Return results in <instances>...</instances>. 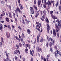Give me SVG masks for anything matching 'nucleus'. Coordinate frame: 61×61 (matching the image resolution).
Here are the masks:
<instances>
[{"mask_svg":"<svg viewBox=\"0 0 61 61\" xmlns=\"http://www.w3.org/2000/svg\"><path fill=\"white\" fill-rule=\"evenodd\" d=\"M9 9L10 11H11L12 10V9H11V7L10 5H9Z\"/></svg>","mask_w":61,"mask_h":61,"instance_id":"42","label":"nucleus"},{"mask_svg":"<svg viewBox=\"0 0 61 61\" xmlns=\"http://www.w3.org/2000/svg\"><path fill=\"white\" fill-rule=\"evenodd\" d=\"M54 55L55 56V57H57V53H56V52L55 51L54 52Z\"/></svg>","mask_w":61,"mask_h":61,"instance_id":"27","label":"nucleus"},{"mask_svg":"<svg viewBox=\"0 0 61 61\" xmlns=\"http://www.w3.org/2000/svg\"><path fill=\"white\" fill-rule=\"evenodd\" d=\"M36 38L35 39V41L33 43V44H36Z\"/></svg>","mask_w":61,"mask_h":61,"instance_id":"35","label":"nucleus"},{"mask_svg":"<svg viewBox=\"0 0 61 61\" xmlns=\"http://www.w3.org/2000/svg\"><path fill=\"white\" fill-rule=\"evenodd\" d=\"M33 7L34 8L35 10H36V11H37V7H36V6L35 5H34Z\"/></svg>","mask_w":61,"mask_h":61,"instance_id":"16","label":"nucleus"},{"mask_svg":"<svg viewBox=\"0 0 61 61\" xmlns=\"http://www.w3.org/2000/svg\"><path fill=\"white\" fill-rule=\"evenodd\" d=\"M16 46L17 49H19V47H20V46H19V45L18 44L16 45Z\"/></svg>","mask_w":61,"mask_h":61,"instance_id":"20","label":"nucleus"},{"mask_svg":"<svg viewBox=\"0 0 61 61\" xmlns=\"http://www.w3.org/2000/svg\"><path fill=\"white\" fill-rule=\"evenodd\" d=\"M36 0H34V5H36Z\"/></svg>","mask_w":61,"mask_h":61,"instance_id":"50","label":"nucleus"},{"mask_svg":"<svg viewBox=\"0 0 61 61\" xmlns=\"http://www.w3.org/2000/svg\"><path fill=\"white\" fill-rule=\"evenodd\" d=\"M27 32L28 34H30L31 33V31L29 29H28L27 30Z\"/></svg>","mask_w":61,"mask_h":61,"instance_id":"13","label":"nucleus"},{"mask_svg":"<svg viewBox=\"0 0 61 61\" xmlns=\"http://www.w3.org/2000/svg\"><path fill=\"white\" fill-rule=\"evenodd\" d=\"M14 11L16 14H18V11L19 13H22V11L20 10V9L18 7H17L16 8V10H15Z\"/></svg>","mask_w":61,"mask_h":61,"instance_id":"2","label":"nucleus"},{"mask_svg":"<svg viewBox=\"0 0 61 61\" xmlns=\"http://www.w3.org/2000/svg\"><path fill=\"white\" fill-rule=\"evenodd\" d=\"M47 5H51V1L48 0V2H46Z\"/></svg>","mask_w":61,"mask_h":61,"instance_id":"8","label":"nucleus"},{"mask_svg":"<svg viewBox=\"0 0 61 61\" xmlns=\"http://www.w3.org/2000/svg\"><path fill=\"white\" fill-rule=\"evenodd\" d=\"M37 42H38V43H39V39H37Z\"/></svg>","mask_w":61,"mask_h":61,"instance_id":"63","label":"nucleus"},{"mask_svg":"<svg viewBox=\"0 0 61 61\" xmlns=\"http://www.w3.org/2000/svg\"><path fill=\"white\" fill-rule=\"evenodd\" d=\"M45 21L48 24L46 25L47 27V31L48 33H49V30H50V27L49 24H49V20L47 17H46L45 19Z\"/></svg>","mask_w":61,"mask_h":61,"instance_id":"1","label":"nucleus"},{"mask_svg":"<svg viewBox=\"0 0 61 61\" xmlns=\"http://www.w3.org/2000/svg\"><path fill=\"white\" fill-rule=\"evenodd\" d=\"M23 46H25V42H23Z\"/></svg>","mask_w":61,"mask_h":61,"instance_id":"59","label":"nucleus"},{"mask_svg":"<svg viewBox=\"0 0 61 61\" xmlns=\"http://www.w3.org/2000/svg\"><path fill=\"white\" fill-rule=\"evenodd\" d=\"M8 27L9 29H10V30L11 29V27H10V25H8Z\"/></svg>","mask_w":61,"mask_h":61,"instance_id":"30","label":"nucleus"},{"mask_svg":"<svg viewBox=\"0 0 61 61\" xmlns=\"http://www.w3.org/2000/svg\"><path fill=\"white\" fill-rule=\"evenodd\" d=\"M58 24L59 27V28H60L61 27V23H60V21H59L58 22Z\"/></svg>","mask_w":61,"mask_h":61,"instance_id":"12","label":"nucleus"},{"mask_svg":"<svg viewBox=\"0 0 61 61\" xmlns=\"http://www.w3.org/2000/svg\"><path fill=\"white\" fill-rule=\"evenodd\" d=\"M53 34L54 36H56V32H53Z\"/></svg>","mask_w":61,"mask_h":61,"instance_id":"34","label":"nucleus"},{"mask_svg":"<svg viewBox=\"0 0 61 61\" xmlns=\"http://www.w3.org/2000/svg\"><path fill=\"white\" fill-rule=\"evenodd\" d=\"M53 18L54 19H57V17L54 16H53Z\"/></svg>","mask_w":61,"mask_h":61,"instance_id":"54","label":"nucleus"},{"mask_svg":"<svg viewBox=\"0 0 61 61\" xmlns=\"http://www.w3.org/2000/svg\"><path fill=\"white\" fill-rule=\"evenodd\" d=\"M8 13H9V16L10 18H12V15H11V13L10 12H9L8 11Z\"/></svg>","mask_w":61,"mask_h":61,"instance_id":"15","label":"nucleus"},{"mask_svg":"<svg viewBox=\"0 0 61 61\" xmlns=\"http://www.w3.org/2000/svg\"><path fill=\"white\" fill-rule=\"evenodd\" d=\"M55 40H53L52 41V45H54V43H55Z\"/></svg>","mask_w":61,"mask_h":61,"instance_id":"45","label":"nucleus"},{"mask_svg":"<svg viewBox=\"0 0 61 61\" xmlns=\"http://www.w3.org/2000/svg\"><path fill=\"white\" fill-rule=\"evenodd\" d=\"M13 16H14V18H15V13H14L13 14Z\"/></svg>","mask_w":61,"mask_h":61,"instance_id":"46","label":"nucleus"},{"mask_svg":"<svg viewBox=\"0 0 61 61\" xmlns=\"http://www.w3.org/2000/svg\"><path fill=\"white\" fill-rule=\"evenodd\" d=\"M18 28L20 30H21V26H19L18 27Z\"/></svg>","mask_w":61,"mask_h":61,"instance_id":"49","label":"nucleus"},{"mask_svg":"<svg viewBox=\"0 0 61 61\" xmlns=\"http://www.w3.org/2000/svg\"><path fill=\"white\" fill-rule=\"evenodd\" d=\"M29 22H30V21H29V20H27L26 23L28 25V24H29Z\"/></svg>","mask_w":61,"mask_h":61,"instance_id":"47","label":"nucleus"},{"mask_svg":"<svg viewBox=\"0 0 61 61\" xmlns=\"http://www.w3.org/2000/svg\"><path fill=\"white\" fill-rule=\"evenodd\" d=\"M51 4H53L54 3V0L51 1Z\"/></svg>","mask_w":61,"mask_h":61,"instance_id":"55","label":"nucleus"},{"mask_svg":"<svg viewBox=\"0 0 61 61\" xmlns=\"http://www.w3.org/2000/svg\"><path fill=\"white\" fill-rule=\"evenodd\" d=\"M49 45V43H48V42H47V43L46 44V47H48V45Z\"/></svg>","mask_w":61,"mask_h":61,"instance_id":"33","label":"nucleus"},{"mask_svg":"<svg viewBox=\"0 0 61 61\" xmlns=\"http://www.w3.org/2000/svg\"><path fill=\"white\" fill-rule=\"evenodd\" d=\"M22 37H23V38L25 37V36H24V33H22Z\"/></svg>","mask_w":61,"mask_h":61,"instance_id":"53","label":"nucleus"},{"mask_svg":"<svg viewBox=\"0 0 61 61\" xmlns=\"http://www.w3.org/2000/svg\"><path fill=\"white\" fill-rule=\"evenodd\" d=\"M18 53V50H16L14 51V55H17V54Z\"/></svg>","mask_w":61,"mask_h":61,"instance_id":"14","label":"nucleus"},{"mask_svg":"<svg viewBox=\"0 0 61 61\" xmlns=\"http://www.w3.org/2000/svg\"><path fill=\"white\" fill-rule=\"evenodd\" d=\"M43 41V37H41V40H40V42H41V43H42Z\"/></svg>","mask_w":61,"mask_h":61,"instance_id":"22","label":"nucleus"},{"mask_svg":"<svg viewBox=\"0 0 61 61\" xmlns=\"http://www.w3.org/2000/svg\"><path fill=\"white\" fill-rule=\"evenodd\" d=\"M57 36L58 37H59V33L58 32H57Z\"/></svg>","mask_w":61,"mask_h":61,"instance_id":"38","label":"nucleus"},{"mask_svg":"<svg viewBox=\"0 0 61 61\" xmlns=\"http://www.w3.org/2000/svg\"><path fill=\"white\" fill-rule=\"evenodd\" d=\"M58 3H59V2L58 1L55 4V5L56 7H57V6H58Z\"/></svg>","mask_w":61,"mask_h":61,"instance_id":"19","label":"nucleus"},{"mask_svg":"<svg viewBox=\"0 0 61 61\" xmlns=\"http://www.w3.org/2000/svg\"><path fill=\"white\" fill-rule=\"evenodd\" d=\"M27 42H28V43H30L31 42V41L30 40H27Z\"/></svg>","mask_w":61,"mask_h":61,"instance_id":"58","label":"nucleus"},{"mask_svg":"<svg viewBox=\"0 0 61 61\" xmlns=\"http://www.w3.org/2000/svg\"><path fill=\"white\" fill-rule=\"evenodd\" d=\"M22 23H23V24H24H24H25V20H24V19H22Z\"/></svg>","mask_w":61,"mask_h":61,"instance_id":"23","label":"nucleus"},{"mask_svg":"<svg viewBox=\"0 0 61 61\" xmlns=\"http://www.w3.org/2000/svg\"><path fill=\"white\" fill-rule=\"evenodd\" d=\"M41 4V1L40 0H39L38 2V6L39 7H40V4Z\"/></svg>","mask_w":61,"mask_h":61,"instance_id":"7","label":"nucleus"},{"mask_svg":"<svg viewBox=\"0 0 61 61\" xmlns=\"http://www.w3.org/2000/svg\"><path fill=\"white\" fill-rule=\"evenodd\" d=\"M53 33H55L56 32V30L55 29H53Z\"/></svg>","mask_w":61,"mask_h":61,"instance_id":"61","label":"nucleus"},{"mask_svg":"<svg viewBox=\"0 0 61 61\" xmlns=\"http://www.w3.org/2000/svg\"><path fill=\"white\" fill-rule=\"evenodd\" d=\"M0 27H1L3 28V25L1 24H0Z\"/></svg>","mask_w":61,"mask_h":61,"instance_id":"51","label":"nucleus"},{"mask_svg":"<svg viewBox=\"0 0 61 61\" xmlns=\"http://www.w3.org/2000/svg\"><path fill=\"white\" fill-rule=\"evenodd\" d=\"M15 60H17L18 58L16 56H15Z\"/></svg>","mask_w":61,"mask_h":61,"instance_id":"40","label":"nucleus"},{"mask_svg":"<svg viewBox=\"0 0 61 61\" xmlns=\"http://www.w3.org/2000/svg\"><path fill=\"white\" fill-rule=\"evenodd\" d=\"M54 48L55 49H57V46H56V45H55L54 46Z\"/></svg>","mask_w":61,"mask_h":61,"instance_id":"52","label":"nucleus"},{"mask_svg":"<svg viewBox=\"0 0 61 61\" xmlns=\"http://www.w3.org/2000/svg\"><path fill=\"white\" fill-rule=\"evenodd\" d=\"M24 39V38H22L21 39H20V41L21 42H24V40H23Z\"/></svg>","mask_w":61,"mask_h":61,"instance_id":"37","label":"nucleus"},{"mask_svg":"<svg viewBox=\"0 0 61 61\" xmlns=\"http://www.w3.org/2000/svg\"><path fill=\"white\" fill-rule=\"evenodd\" d=\"M30 55H31V56H33V53H32V51L31 50H30Z\"/></svg>","mask_w":61,"mask_h":61,"instance_id":"39","label":"nucleus"},{"mask_svg":"<svg viewBox=\"0 0 61 61\" xmlns=\"http://www.w3.org/2000/svg\"><path fill=\"white\" fill-rule=\"evenodd\" d=\"M56 52H57V54H59V53H60V52H59V51H58L57 49H56Z\"/></svg>","mask_w":61,"mask_h":61,"instance_id":"31","label":"nucleus"},{"mask_svg":"<svg viewBox=\"0 0 61 61\" xmlns=\"http://www.w3.org/2000/svg\"><path fill=\"white\" fill-rule=\"evenodd\" d=\"M15 38L16 40H17L18 41H19V42H20V39L17 36H15Z\"/></svg>","mask_w":61,"mask_h":61,"instance_id":"17","label":"nucleus"},{"mask_svg":"<svg viewBox=\"0 0 61 61\" xmlns=\"http://www.w3.org/2000/svg\"><path fill=\"white\" fill-rule=\"evenodd\" d=\"M56 32H58V31H60V28H59L58 26L57 25L56 26Z\"/></svg>","mask_w":61,"mask_h":61,"instance_id":"5","label":"nucleus"},{"mask_svg":"<svg viewBox=\"0 0 61 61\" xmlns=\"http://www.w3.org/2000/svg\"><path fill=\"white\" fill-rule=\"evenodd\" d=\"M50 48V51H51V52H53V48H52V47H51Z\"/></svg>","mask_w":61,"mask_h":61,"instance_id":"32","label":"nucleus"},{"mask_svg":"<svg viewBox=\"0 0 61 61\" xmlns=\"http://www.w3.org/2000/svg\"><path fill=\"white\" fill-rule=\"evenodd\" d=\"M5 54H6V56L7 57L6 58V61H8V58H9V56H8V54H7L6 51H5Z\"/></svg>","mask_w":61,"mask_h":61,"instance_id":"6","label":"nucleus"},{"mask_svg":"<svg viewBox=\"0 0 61 61\" xmlns=\"http://www.w3.org/2000/svg\"><path fill=\"white\" fill-rule=\"evenodd\" d=\"M2 4H4V1H2L1 2Z\"/></svg>","mask_w":61,"mask_h":61,"instance_id":"60","label":"nucleus"},{"mask_svg":"<svg viewBox=\"0 0 61 61\" xmlns=\"http://www.w3.org/2000/svg\"><path fill=\"white\" fill-rule=\"evenodd\" d=\"M1 41L2 42H3V43H4V39H3V37H1Z\"/></svg>","mask_w":61,"mask_h":61,"instance_id":"29","label":"nucleus"},{"mask_svg":"<svg viewBox=\"0 0 61 61\" xmlns=\"http://www.w3.org/2000/svg\"><path fill=\"white\" fill-rule=\"evenodd\" d=\"M39 15V11H38V12L37 13L36 15Z\"/></svg>","mask_w":61,"mask_h":61,"instance_id":"41","label":"nucleus"},{"mask_svg":"<svg viewBox=\"0 0 61 61\" xmlns=\"http://www.w3.org/2000/svg\"><path fill=\"white\" fill-rule=\"evenodd\" d=\"M58 8L60 11H61V5H60L58 7Z\"/></svg>","mask_w":61,"mask_h":61,"instance_id":"25","label":"nucleus"},{"mask_svg":"<svg viewBox=\"0 0 61 61\" xmlns=\"http://www.w3.org/2000/svg\"><path fill=\"white\" fill-rule=\"evenodd\" d=\"M40 36V34H38V35L37 36V39L38 38V39H39Z\"/></svg>","mask_w":61,"mask_h":61,"instance_id":"21","label":"nucleus"},{"mask_svg":"<svg viewBox=\"0 0 61 61\" xmlns=\"http://www.w3.org/2000/svg\"><path fill=\"white\" fill-rule=\"evenodd\" d=\"M43 13L45 15H46V11H45V10H44L43 11Z\"/></svg>","mask_w":61,"mask_h":61,"instance_id":"48","label":"nucleus"},{"mask_svg":"<svg viewBox=\"0 0 61 61\" xmlns=\"http://www.w3.org/2000/svg\"><path fill=\"white\" fill-rule=\"evenodd\" d=\"M44 4L43 5V6L44 8H46V5H47V3H44Z\"/></svg>","mask_w":61,"mask_h":61,"instance_id":"11","label":"nucleus"},{"mask_svg":"<svg viewBox=\"0 0 61 61\" xmlns=\"http://www.w3.org/2000/svg\"><path fill=\"white\" fill-rule=\"evenodd\" d=\"M45 16L44 15H43L42 16V18L43 19H45Z\"/></svg>","mask_w":61,"mask_h":61,"instance_id":"57","label":"nucleus"},{"mask_svg":"<svg viewBox=\"0 0 61 61\" xmlns=\"http://www.w3.org/2000/svg\"><path fill=\"white\" fill-rule=\"evenodd\" d=\"M40 18L41 19V20L42 21H44V20L43 19V18Z\"/></svg>","mask_w":61,"mask_h":61,"instance_id":"56","label":"nucleus"},{"mask_svg":"<svg viewBox=\"0 0 61 61\" xmlns=\"http://www.w3.org/2000/svg\"><path fill=\"white\" fill-rule=\"evenodd\" d=\"M47 58L46 59V61H48V59L49 58V57H50V54H48L47 56Z\"/></svg>","mask_w":61,"mask_h":61,"instance_id":"9","label":"nucleus"},{"mask_svg":"<svg viewBox=\"0 0 61 61\" xmlns=\"http://www.w3.org/2000/svg\"><path fill=\"white\" fill-rule=\"evenodd\" d=\"M36 50L39 53L40 52V51H41L42 53V48H40L38 46H37L36 47Z\"/></svg>","mask_w":61,"mask_h":61,"instance_id":"3","label":"nucleus"},{"mask_svg":"<svg viewBox=\"0 0 61 61\" xmlns=\"http://www.w3.org/2000/svg\"><path fill=\"white\" fill-rule=\"evenodd\" d=\"M49 46L50 47H51V46H52V43L51 42L50 43Z\"/></svg>","mask_w":61,"mask_h":61,"instance_id":"36","label":"nucleus"},{"mask_svg":"<svg viewBox=\"0 0 61 61\" xmlns=\"http://www.w3.org/2000/svg\"><path fill=\"white\" fill-rule=\"evenodd\" d=\"M25 51L26 54H27V53H28V52H27V51H28V49H27V47H26V49H25Z\"/></svg>","mask_w":61,"mask_h":61,"instance_id":"18","label":"nucleus"},{"mask_svg":"<svg viewBox=\"0 0 61 61\" xmlns=\"http://www.w3.org/2000/svg\"><path fill=\"white\" fill-rule=\"evenodd\" d=\"M36 29L37 30H38V31H39V32H41V30H40V29H39V28H36Z\"/></svg>","mask_w":61,"mask_h":61,"instance_id":"43","label":"nucleus"},{"mask_svg":"<svg viewBox=\"0 0 61 61\" xmlns=\"http://www.w3.org/2000/svg\"><path fill=\"white\" fill-rule=\"evenodd\" d=\"M30 13L32 14H34L35 11H34V9L33 7H30Z\"/></svg>","mask_w":61,"mask_h":61,"instance_id":"4","label":"nucleus"},{"mask_svg":"<svg viewBox=\"0 0 61 61\" xmlns=\"http://www.w3.org/2000/svg\"><path fill=\"white\" fill-rule=\"evenodd\" d=\"M20 10H23V6L22 5H21V6H20Z\"/></svg>","mask_w":61,"mask_h":61,"instance_id":"44","label":"nucleus"},{"mask_svg":"<svg viewBox=\"0 0 61 61\" xmlns=\"http://www.w3.org/2000/svg\"><path fill=\"white\" fill-rule=\"evenodd\" d=\"M18 3L19 4H20V0H19L18 1Z\"/></svg>","mask_w":61,"mask_h":61,"instance_id":"64","label":"nucleus"},{"mask_svg":"<svg viewBox=\"0 0 61 61\" xmlns=\"http://www.w3.org/2000/svg\"><path fill=\"white\" fill-rule=\"evenodd\" d=\"M2 41H1L0 43V46L2 47L3 45V43H2Z\"/></svg>","mask_w":61,"mask_h":61,"instance_id":"28","label":"nucleus"},{"mask_svg":"<svg viewBox=\"0 0 61 61\" xmlns=\"http://www.w3.org/2000/svg\"><path fill=\"white\" fill-rule=\"evenodd\" d=\"M5 19L7 22H10V20H9V18L8 17H6L5 18Z\"/></svg>","mask_w":61,"mask_h":61,"instance_id":"10","label":"nucleus"},{"mask_svg":"<svg viewBox=\"0 0 61 61\" xmlns=\"http://www.w3.org/2000/svg\"><path fill=\"white\" fill-rule=\"evenodd\" d=\"M47 39L48 42H49L50 41V38H49V37L47 36Z\"/></svg>","mask_w":61,"mask_h":61,"instance_id":"24","label":"nucleus"},{"mask_svg":"<svg viewBox=\"0 0 61 61\" xmlns=\"http://www.w3.org/2000/svg\"><path fill=\"white\" fill-rule=\"evenodd\" d=\"M50 38L51 41H53V39L51 38V37H50Z\"/></svg>","mask_w":61,"mask_h":61,"instance_id":"62","label":"nucleus"},{"mask_svg":"<svg viewBox=\"0 0 61 61\" xmlns=\"http://www.w3.org/2000/svg\"><path fill=\"white\" fill-rule=\"evenodd\" d=\"M19 46H20V47H22V43H19Z\"/></svg>","mask_w":61,"mask_h":61,"instance_id":"26","label":"nucleus"}]
</instances>
